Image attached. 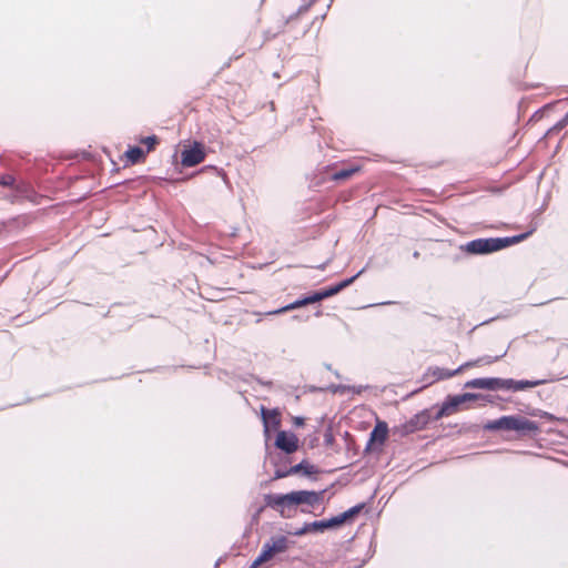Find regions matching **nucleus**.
<instances>
[{
    "label": "nucleus",
    "mask_w": 568,
    "mask_h": 568,
    "mask_svg": "<svg viewBox=\"0 0 568 568\" xmlns=\"http://www.w3.org/2000/svg\"><path fill=\"white\" fill-rule=\"evenodd\" d=\"M325 490H293L287 494H267L264 496L266 507L275 510L282 518H293L298 506L315 507L324 499Z\"/></svg>",
    "instance_id": "obj_1"
},
{
    "label": "nucleus",
    "mask_w": 568,
    "mask_h": 568,
    "mask_svg": "<svg viewBox=\"0 0 568 568\" xmlns=\"http://www.w3.org/2000/svg\"><path fill=\"white\" fill-rule=\"evenodd\" d=\"M535 229H531L527 233H523L509 237H489V239H476L468 242L465 250L469 254H489L493 252L500 251L510 245L520 243L534 233Z\"/></svg>",
    "instance_id": "obj_2"
},
{
    "label": "nucleus",
    "mask_w": 568,
    "mask_h": 568,
    "mask_svg": "<svg viewBox=\"0 0 568 568\" xmlns=\"http://www.w3.org/2000/svg\"><path fill=\"white\" fill-rule=\"evenodd\" d=\"M485 428L489 430H515L521 436L536 435L539 432L537 422L519 415L503 416L489 422Z\"/></svg>",
    "instance_id": "obj_3"
},
{
    "label": "nucleus",
    "mask_w": 568,
    "mask_h": 568,
    "mask_svg": "<svg viewBox=\"0 0 568 568\" xmlns=\"http://www.w3.org/2000/svg\"><path fill=\"white\" fill-rule=\"evenodd\" d=\"M479 397L477 394L471 393H465L462 395L450 396L447 398V400L443 404L440 409L436 413L434 416V420H439L445 416H449L452 414H455L458 412L459 406L466 402L475 400Z\"/></svg>",
    "instance_id": "obj_4"
},
{
    "label": "nucleus",
    "mask_w": 568,
    "mask_h": 568,
    "mask_svg": "<svg viewBox=\"0 0 568 568\" xmlns=\"http://www.w3.org/2000/svg\"><path fill=\"white\" fill-rule=\"evenodd\" d=\"M205 146L203 143L194 141L189 148L181 152V164L184 168H192L205 160Z\"/></svg>",
    "instance_id": "obj_5"
},
{
    "label": "nucleus",
    "mask_w": 568,
    "mask_h": 568,
    "mask_svg": "<svg viewBox=\"0 0 568 568\" xmlns=\"http://www.w3.org/2000/svg\"><path fill=\"white\" fill-rule=\"evenodd\" d=\"M432 417L427 409L415 414L410 419L398 427L400 435L406 436L415 432L425 429L430 423Z\"/></svg>",
    "instance_id": "obj_6"
},
{
    "label": "nucleus",
    "mask_w": 568,
    "mask_h": 568,
    "mask_svg": "<svg viewBox=\"0 0 568 568\" xmlns=\"http://www.w3.org/2000/svg\"><path fill=\"white\" fill-rule=\"evenodd\" d=\"M462 372H463L462 365L458 368L454 369V371H449V369H446V368H440V367H437V366H432V367H428V369L424 374L423 381L425 383H427L428 385H432V384H434L436 382L452 378V377L460 374Z\"/></svg>",
    "instance_id": "obj_7"
},
{
    "label": "nucleus",
    "mask_w": 568,
    "mask_h": 568,
    "mask_svg": "<svg viewBox=\"0 0 568 568\" xmlns=\"http://www.w3.org/2000/svg\"><path fill=\"white\" fill-rule=\"evenodd\" d=\"M275 446L286 454H293L298 449L300 440L294 433L280 430L276 435Z\"/></svg>",
    "instance_id": "obj_8"
},
{
    "label": "nucleus",
    "mask_w": 568,
    "mask_h": 568,
    "mask_svg": "<svg viewBox=\"0 0 568 568\" xmlns=\"http://www.w3.org/2000/svg\"><path fill=\"white\" fill-rule=\"evenodd\" d=\"M364 270L359 271L356 275L347 278V280H344L342 282H339L338 284L336 285H333L331 287H327L325 290H322L320 292H316L314 293V296H315V300L316 302H320L324 298H328L331 296H334L336 294H338L341 291H343L344 288H346L347 286H349L351 284L354 283V281L361 276L363 274Z\"/></svg>",
    "instance_id": "obj_9"
},
{
    "label": "nucleus",
    "mask_w": 568,
    "mask_h": 568,
    "mask_svg": "<svg viewBox=\"0 0 568 568\" xmlns=\"http://www.w3.org/2000/svg\"><path fill=\"white\" fill-rule=\"evenodd\" d=\"M261 415L264 425V433L268 435L271 429H277L281 425V413L277 408L267 409L266 407H261Z\"/></svg>",
    "instance_id": "obj_10"
},
{
    "label": "nucleus",
    "mask_w": 568,
    "mask_h": 568,
    "mask_svg": "<svg viewBox=\"0 0 568 568\" xmlns=\"http://www.w3.org/2000/svg\"><path fill=\"white\" fill-rule=\"evenodd\" d=\"M362 508V505L354 506L348 510L344 511L343 514H339L338 516H335L331 519H326L327 529L339 527L346 521L353 519L356 515L361 513Z\"/></svg>",
    "instance_id": "obj_11"
},
{
    "label": "nucleus",
    "mask_w": 568,
    "mask_h": 568,
    "mask_svg": "<svg viewBox=\"0 0 568 568\" xmlns=\"http://www.w3.org/2000/svg\"><path fill=\"white\" fill-rule=\"evenodd\" d=\"M314 303H316V300H315L314 294H312V295H310L307 297L297 300V301H295V302H293V303H291V304H288L286 306H283V307H281L278 310L266 312L265 315L266 316L277 315V314L286 313L288 311H293V310L306 306L308 304H314Z\"/></svg>",
    "instance_id": "obj_12"
},
{
    "label": "nucleus",
    "mask_w": 568,
    "mask_h": 568,
    "mask_svg": "<svg viewBox=\"0 0 568 568\" xmlns=\"http://www.w3.org/2000/svg\"><path fill=\"white\" fill-rule=\"evenodd\" d=\"M500 378H475L466 383V387L480 389H499Z\"/></svg>",
    "instance_id": "obj_13"
},
{
    "label": "nucleus",
    "mask_w": 568,
    "mask_h": 568,
    "mask_svg": "<svg viewBox=\"0 0 568 568\" xmlns=\"http://www.w3.org/2000/svg\"><path fill=\"white\" fill-rule=\"evenodd\" d=\"M388 427L385 422H378L371 433V443L384 444L387 439Z\"/></svg>",
    "instance_id": "obj_14"
},
{
    "label": "nucleus",
    "mask_w": 568,
    "mask_h": 568,
    "mask_svg": "<svg viewBox=\"0 0 568 568\" xmlns=\"http://www.w3.org/2000/svg\"><path fill=\"white\" fill-rule=\"evenodd\" d=\"M327 529L326 520L313 521L305 524L302 528L292 532L294 536H303L307 532H322Z\"/></svg>",
    "instance_id": "obj_15"
},
{
    "label": "nucleus",
    "mask_w": 568,
    "mask_h": 568,
    "mask_svg": "<svg viewBox=\"0 0 568 568\" xmlns=\"http://www.w3.org/2000/svg\"><path fill=\"white\" fill-rule=\"evenodd\" d=\"M146 154L148 152L139 146H130L125 151L124 155L128 162H130L131 164H136L143 162L145 160Z\"/></svg>",
    "instance_id": "obj_16"
},
{
    "label": "nucleus",
    "mask_w": 568,
    "mask_h": 568,
    "mask_svg": "<svg viewBox=\"0 0 568 568\" xmlns=\"http://www.w3.org/2000/svg\"><path fill=\"white\" fill-rule=\"evenodd\" d=\"M362 171V166L358 165V164H353L346 169H342L337 172H335L333 175H332V180L333 181H345V180H348L351 179L354 174L358 173Z\"/></svg>",
    "instance_id": "obj_17"
},
{
    "label": "nucleus",
    "mask_w": 568,
    "mask_h": 568,
    "mask_svg": "<svg viewBox=\"0 0 568 568\" xmlns=\"http://www.w3.org/2000/svg\"><path fill=\"white\" fill-rule=\"evenodd\" d=\"M317 471V468L307 460H302L300 464L290 468V473H292V475L303 473L310 476L316 474Z\"/></svg>",
    "instance_id": "obj_18"
},
{
    "label": "nucleus",
    "mask_w": 568,
    "mask_h": 568,
    "mask_svg": "<svg viewBox=\"0 0 568 568\" xmlns=\"http://www.w3.org/2000/svg\"><path fill=\"white\" fill-rule=\"evenodd\" d=\"M275 556V552H273L272 548L267 542L264 544L260 555L256 557V559L253 561L251 568H257L262 564L271 560Z\"/></svg>",
    "instance_id": "obj_19"
},
{
    "label": "nucleus",
    "mask_w": 568,
    "mask_h": 568,
    "mask_svg": "<svg viewBox=\"0 0 568 568\" xmlns=\"http://www.w3.org/2000/svg\"><path fill=\"white\" fill-rule=\"evenodd\" d=\"M500 356H483V357H479L475 361H469V362H466L462 365V369L463 372L467 368H470V367H476V366H486V365H490L493 363H495L496 361L499 359Z\"/></svg>",
    "instance_id": "obj_20"
},
{
    "label": "nucleus",
    "mask_w": 568,
    "mask_h": 568,
    "mask_svg": "<svg viewBox=\"0 0 568 568\" xmlns=\"http://www.w3.org/2000/svg\"><path fill=\"white\" fill-rule=\"evenodd\" d=\"M267 544L275 555L284 552L288 548V541L285 536L273 537Z\"/></svg>",
    "instance_id": "obj_21"
},
{
    "label": "nucleus",
    "mask_w": 568,
    "mask_h": 568,
    "mask_svg": "<svg viewBox=\"0 0 568 568\" xmlns=\"http://www.w3.org/2000/svg\"><path fill=\"white\" fill-rule=\"evenodd\" d=\"M140 142L146 145V152L150 153L160 143V140L156 135H150L144 139H141Z\"/></svg>",
    "instance_id": "obj_22"
},
{
    "label": "nucleus",
    "mask_w": 568,
    "mask_h": 568,
    "mask_svg": "<svg viewBox=\"0 0 568 568\" xmlns=\"http://www.w3.org/2000/svg\"><path fill=\"white\" fill-rule=\"evenodd\" d=\"M539 384H541V382H539V381H536V382H531V381H516L515 392L524 390L526 388H532V387L538 386Z\"/></svg>",
    "instance_id": "obj_23"
},
{
    "label": "nucleus",
    "mask_w": 568,
    "mask_h": 568,
    "mask_svg": "<svg viewBox=\"0 0 568 568\" xmlns=\"http://www.w3.org/2000/svg\"><path fill=\"white\" fill-rule=\"evenodd\" d=\"M516 381L514 379H503L499 381V389H511L515 392Z\"/></svg>",
    "instance_id": "obj_24"
},
{
    "label": "nucleus",
    "mask_w": 568,
    "mask_h": 568,
    "mask_svg": "<svg viewBox=\"0 0 568 568\" xmlns=\"http://www.w3.org/2000/svg\"><path fill=\"white\" fill-rule=\"evenodd\" d=\"M568 125V112L565 114V116L559 120L552 128V130L560 131Z\"/></svg>",
    "instance_id": "obj_25"
},
{
    "label": "nucleus",
    "mask_w": 568,
    "mask_h": 568,
    "mask_svg": "<svg viewBox=\"0 0 568 568\" xmlns=\"http://www.w3.org/2000/svg\"><path fill=\"white\" fill-rule=\"evenodd\" d=\"M292 423H293V425L295 427H302L305 424V419L303 417H300V416H294L292 418Z\"/></svg>",
    "instance_id": "obj_26"
},
{
    "label": "nucleus",
    "mask_w": 568,
    "mask_h": 568,
    "mask_svg": "<svg viewBox=\"0 0 568 568\" xmlns=\"http://www.w3.org/2000/svg\"><path fill=\"white\" fill-rule=\"evenodd\" d=\"M291 475H292V473H290V469L286 470V471L276 470L274 478L278 479V478L287 477V476H291Z\"/></svg>",
    "instance_id": "obj_27"
},
{
    "label": "nucleus",
    "mask_w": 568,
    "mask_h": 568,
    "mask_svg": "<svg viewBox=\"0 0 568 568\" xmlns=\"http://www.w3.org/2000/svg\"><path fill=\"white\" fill-rule=\"evenodd\" d=\"M0 183L3 184V185H9L10 184V182L7 179H3L2 181H0Z\"/></svg>",
    "instance_id": "obj_28"
}]
</instances>
